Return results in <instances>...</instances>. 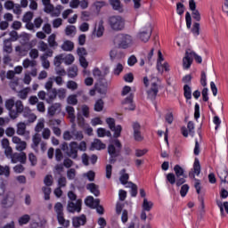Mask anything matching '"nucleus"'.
<instances>
[{
  "label": "nucleus",
  "mask_w": 228,
  "mask_h": 228,
  "mask_svg": "<svg viewBox=\"0 0 228 228\" xmlns=\"http://www.w3.org/2000/svg\"><path fill=\"white\" fill-rule=\"evenodd\" d=\"M55 99H56V88H53L52 90L48 91V93H46L45 102L48 104H52V102H54Z\"/></svg>",
  "instance_id": "nucleus-25"
},
{
  "label": "nucleus",
  "mask_w": 228,
  "mask_h": 228,
  "mask_svg": "<svg viewBox=\"0 0 228 228\" xmlns=\"http://www.w3.org/2000/svg\"><path fill=\"white\" fill-rule=\"evenodd\" d=\"M124 70V64L118 62L113 69L114 76H120V73Z\"/></svg>",
  "instance_id": "nucleus-40"
},
{
  "label": "nucleus",
  "mask_w": 228,
  "mask_h": 228,
  "mask_svg": "<svg viewBox=\"0 0 228 228\" xmlns=\"http://www.w3.org/2000/svg\"><path fill=\"white\" fill-rule=\"evenodd\" d=\"M66 111L69 115V118H70V122L74 124L76 122V110H74V107L72 106H67L66 107Z\"/></svg>",
  "instance_id": "nucleus-31"
},
{
  "label": "nucleus",
  "mask_w": 228,
  "mask_h": 228,
  "mask_svg": "<svg viewBox=\"0 0 228 228\" xmlns=\"http://www.w3.org/2000/svg\"><path fill=\"white\" fill-rule=\"evenodd\" d=\"M56 97H58L61 101H63V99H65V97H67V89L65 88H59L56 89V93H55Z\"/></svg>",
  "instance_id": "nucleus-36"
},
{
  "label": "nucleus",
  "mask_w": 228,
  "mask_h": 228,
  "mask_svg": "<svg viewBox=\"0 0 228 228\" xmlns=\"http://www.w3.org/2000/svg\"><path fill=\"white\" fill-rule=\"evenodd\" d=\"M123 105L125 106V110H128L130 111H134L136 106L133 104V95H130L125 99L123 102Z\"/></svg>",
  "instance_id": "nucleus-23"
},
{
  "label": "nucleus",
  "mask_w": 228,
  "mask_h": 228,
  "mask_svg": "<svg viewBox=\"0 0 228 228\" xmlns=\"http://www.w3.org/2000/svg\"><path fill=\"white\" fill-rule=\"evenodd\" d=\"M68 76L69 77H76V76H77V67L73 66L71 68H69V71H68Z\"/></svg>",
  "instance_id": "nucleus-57"
},
{
  "label": "nucleus",
  "mask_w": 228,
  "mask_h": 228,
  "mask_svg": "<svg viewBox=\"0 0 228 228\" xmlns=\"http://www.w3.org/2000/svg\"><path fill=\"white\" fill-rule=\"evenodd\" d=\"M92 149H95L96 151H102V149H106V144H104L101 140L94 139L91 145Z\"/></svg>",
  "instance_id": "nucleus-28"
},
{
  "label": "nucleus",
  "mask_w": 228,
  "mask_h": 228,
  "mask_svg": "<svg viewBox=\"0 0 228 228\" xmlns=\"http://www.w3.org/2000/svg\"><path fill=\"white\" fill-rule=\"evenodd\" d=\"M217 175L222 183V184L224 185V188L228 187V182H227V175H228V172H227V167H225V166H222L217 167Z\"/></svg>",
  "instance_id": "nucleus-13"
},
{
  "label": "nucleus",
  "mask_w": 228,
  "mask_h": 228,
  "mask_svg": "<svg viewBox=\"0 0 228 228\" xmlns=\"http://www.w3.org/2000/svg\"><path fill=\"white\" fill-rule=\"evenodd\" d=\"M62 61H64V55L60 54L54 58L53 63H54L55 67H60V65H61Z\"/></svg>",
  "instance_id": "nucleus-54"
},
{
  "label": "nucleus",
  "mask_w": 228,
  "mask_h": 228,
  "mask_svg": "<svg viewBox=\"0 0 228 228\" xmlns=\"http://www.w3.org/2000/svg\"><path fill=\"white\" fill-rule=\"evenodd\" d=\"M217 206L220 208V213L222 216H224V211L228 215V202L227 201H224V204L222 203V201H219V202H217Z\"/></svg>",
  "instance_id": "nucleus-46"
},
{
  "label": "nucleus",
  "mask_w": 228,
  "mask_h": 228,
  "mask_svg": "<svg viewBox=\"0 0 228 228\" xmlns=\"http://www.w3.org/2000/svg\"><path fill=\"white\" fill-rule=\"evenodd\" d=\"M109 24L111 29H113L114 31H122V29L126 26V20H124V18H122V16H111L109 19Z\"/></svg>",
  "instance_id": "nucleus-4"
},
{
  "label": "nucleus",
  "mask_w": 228,
  "mask_h": 228,
  "mask_svg": "<svg viewBox=\"0 0 228 228\" xmlns=\"http://www.w3.org/2000/svg\"><path fill=\"white\" fill-rule=\"evenodd\" d=\"M37 48L39 49V51H41L42 53H45L47 51V49H49V45H47V43L44 42V41H40L38 43Z\"/></svg>",
  "instance_id": "nucleus-55"
},
{
  "label": "nucleus",
  "mask_w": 228,
  "mask_h": 228,
  "mask_svg": "<svg viewBox=\"0 0 228 228\" xmlns=\"http://www.w3.org/2000/svg\"><path fill=\"white\" fill-rule=\"evenodd\" d=\"M85 224H86V216L85 215L72 218V225L75 228H79L81 225H85Z\"/></svg>",
  "instance_id": "nucleus-16"
},
{
  "label": "nucleus",
  "mask_w": 228,
  "mask_h": 228,
  "mask_svg": "<svg viewBox=\"0 0 228 228\" xmlns=\"http://www.w3.org/2000/svg\"><path fill=\"white\" fill-rule=\"evenodd\" d=\"M96 133L99 138H104V136H111V132L102 127L98 128Z\"/></svg>",
  "instance_id": "nucleus-34"
},
{
  "label": "nucleus",
  "mask_w": 228,
  "mask_h": 228,
  "mask_svg": "<svg viewBox=\"0 0 228 228\" xmlns=\"http://www.w3.org/2000/svg\"><path fill=\"white\" fill-rule=\"evenodd\" d=\"M71 134H73V140H83V132L82 131H77V130H72Z\"/></svg>",
  "instance_id": "nucleus-49"
},
{
  "label": "nucleus",
  "mask_w": 228,
  "mask_h": 228,
  "mask_svg": "<svg viewBox=\"0 0 228 228\" xmlns=\"http://www.w3.org/2000/svg\"><path fill=\"white\" fill-rule=\"evenodd\" d=\"M195 175H200V162L199 161V159H195L193 163L192 179H194V188L197 193L200 194L201 190L200 180L195 178Z\"/></svg>",
  "instance_id": "nucleus-7"
},
{
  "label": "nucleus",
  "mask_w": 228,
  "mask_h": 228,
  "mask_svg": "<svg viewBox=\"0 0 228 228\" xmlns=\"http://www.w3.org/2000/svg\"><path fill=\"white\" fill-rule=\"evenodd\" d=\"M183 95L185 99H191V87H190V86L187 84L183 86Z\"/></svg>",
  "instance_id": "nucleus-44"
},
{
  "label": "nucleus",
  "mask_w": 228,
  "mask_h": 228,
  "mask_svg": "<svg viewBox=\"0 0 228 228\" xmlns=\"http://www.w3.org/2000/svg\"><path fill=\"white\" fill-rule=\"evenodd\" d=\"M119 181L121 183V184H124V186H127V183H129V174L126 173V169H122L120 171V177H119Z\"/></svg>",
  "instance_id": "nucleus-27"
},
{
  "label": "nucleus",
  "mask_w": 228,
  "mask_h": 228,
  "mask_svg": "<svg viewBox=\"0 0 228 228\" xmlns=\"http://www.w3.org/2000/svg\"><path fill=\"white\" fill-rule=\"evenodd\" d=\"M82 177H86V179H88V181L94 182L95 181V172L90 170L87 173H84L82 175Z\"/></svg>",
  "instance_id": "nucleus-45"
},
{
  "label": "nucleus",
  "mask_w": 228,
  "mask_h": 228,
  "mask_svg": "<svg viewBox=\"0 0 228 228\" xmlns=\"http://www.w3.org/2000/svg\"><path fill=\"white\" fill-rule=\"evenodd\" d=\"M86 206L89 208H97L99 204H101V200L99 199H94L92 196H88L85 200Z\"/></svg>",
  "instance_id": "nucleus-21"
},
{
  "label": "nucleus",
  "mask_w": 228,
  "mask_h": 228,
  "mask_svg": "<svg viewBox=\"0 0 228 228\" xmlns=\"http://www.w3.org/2000/svg\"><path fill=\"white\" fill-rule=\"evenodd\" d=\"M60 111H61V103H53L48 108V115H50V117H54V115L60 113Z\"/></svg>",
  "instance_id": "nucleus-22"
},
{
  "label": "nucleus",
  "mask_w": 228,
  "mask_h": 228,
  "mask_svg": "<svg viewBox=\"0 0 228 228\" xmlns=\"http://www.w3.org/2000/svg\"><path fill=\"white\" fill-rule=\"evenodd\" d=\"M153 207L154 203L152 201H150L149 200H147V198L143 199V202L142 205L143 211H147V213H149V211H151V209H152Z\"/></svg>",
  "instance_id": "nucleus-30"
},
{
  "label": "nucleus",
  "mask_w": 228,
  "mask_h": 228,
  "mask_svg": "<svg viewBox=\"0 0 228 228\" xmlns=\"http://www.w3.org/2000/svg\"><path fill=\"white\" fill-rule=\"evenodd\" d=\"M3 51H4V53H6L7 54H12V53L13 52V48L12 46L11 39L4 40Z\"/></svg>",
  "instance_id": "nucleus-26"
},
{
  "label": "nucleus",
  "mask_w": 228,
  "mask_h": 228,
  "mask_svg": "<svg viewBox=\"0 0 228 228\" xmlns=\"http://www.w3.org/2000/svg\"><path fill=\"white\" fill-rule=\"evenodd\" d=\"M110 4L112 6L113 10H117L118 12L122 11V4H120L119 0H110Z\"/></svg>",
  "instance_id": "nucleus-38"
},
{
  "label": "nucleus",
  "mask_w": 228,
  "mask_h": 228,
  "mask_svg": "<svg viewBox=\"0 0 228 228\" xmlns=\"http://www.w3.org/2000/svg\"><path fill=\"white\" fill-rule=\"evenodd\" d=\"M29 220H31L29 215H23L18 219V223L20 225H26V224L29 223Z\"/></svg>",
  "instance_id": "nucleus-39"
},
{
  "label": "nucleus",
  "mask_w": 228,
  "mask_h": 228,
  "mask_svg": "<svg viewBox=\"0 0 228 228\" xmlns=\"http://www.w3.org/2000/svg\"><path fill=\"white\" fill-rule=\"evenodd\" d=\"M61 47L62 51L70 52L74 50V43L72 41L66 40L63 42Z\"/></svg>",
  "instance_id": "nucleus-32"
},
{
  "label": "nucleus",
  "mask_w": 228,
  "mask_h": 228,
  "mask_svg": "<svg viewBox=\"0 0 228 228\" xmlns=\"http://www.w3.org/2000/svg\"><path fill=\"white\" fill-rule=\"evenodd\" d=\"M0 175H4V177H10V167L0 166Z\"/></svg>",
  "instance_id": "nucleus-47"
},
{
  "label": "nucleus",
  "mask_w": 228,
  "mask_h": 228,
  "mask_svg": "<svg viewBox=\"0 0 228 228\" xmlns=\"http://www.w3.org/2000/svg\"><path fill=\"white\" fill-rule=\"evenodd\" d=\"M48 45L49 47H52L53 49H56V47L58 46V42H56V34H51L48 37Z\"/></svg>",
  "instance_id": "nucleus-33"
},
{
  "label": "nucleus",
  "mask_w": 228,
  "mask_h": 228,
  "mask_svg": "<svg viewBox=\"0 0 228 228\" xmlns=\"http://www.w3.org/2000/svg\"><path fill=\"white\" fill-rule=\"evenodd\" d=\"M54 85V80L53 77H49L48 80L45 84V88L47 92L53 90V86Z\"/></svg>",
  "instance_id": "nucleus-51"
},
{
  "label": "nucleus",
  "mask_w": 228,
  "mask_h": 228,
  "mask_svg": "<svg viewBox=\"0 0 228 228\" xmlns=\"http://www.w3.org/2000/svg\"><path fill=\"white\" fill-rule=\"evenodd\" d=\"M113 43L120 49H129L133 45V37L127 34H118L114 37Z\"/></svg>",
  "instance_id": "nucleus-2"
},
{
  "label": "nucleus",
  "mask_w": 228,
  "mask_h": 228,
  "mask_svg": "<svg viewBox=\"0 0 228 228\" xmlns=\"http://www.w3.org/2000/svg\"><path fill=\"white\" fill-rule=\"evenodd\" d=\"M5 108L9 110V117L15 120L20 113L24 111V105L20 100L15 102V99L10 98L5 101Z\"/></svg>",
  "instance_id": "nucleus-1"
},
{
  "label": "nucleus",
  "mask_w": 228,
  "mask_h": 228,
  "mask_svg": "<svg viewBox=\"0 0 228 228\" xmlns=\"http://www.w3.org/2000/svg\"><path fill=\"white\" fill-rule=\"evenodd\" d=\"M102 108H104V102L102 99L98 100L94 104V110L96 111H102Z\"/></svg>",
  "instance_id": "nucleus-59"
},
{
  "label": "nucleus",
  "mask_w": 228,
  "mask_h": 228,
  "mask_svg": "<svg viewBox=\"0 0 228 228\" xmlns=\"http://www.w3.org/2000/svg\"><path fill=\"white\" fill-rule=\"evenodd\" d=\"M165 58L163 57V53L159 50L158 51V59H157V70L163 74V72H168L170 70V65H168V62H164Z\"/></svg>",
  "instance_id": "nucleus-9"
},
{
  "label": "nucleus",
  "mask_w": 228,
  "mask_h": 228,
  "mask_svg": "<svg viewBox=\"0 0 228 228\" xmlns=\"http://www.w3.org/2000/svg\"><path fill=\"white\" fill-rule=\"evenodd\" d=\"M158 78L153 77L151 80V88L147 91L149 99L154 100L158 95L159 88H158Z\"/></svg>",
  "instance_id": "nucleus-10"
},
{
  "label": "nucleus",
  "mask_w": 228,
  "mask_h": 228,
  "mask_svg": "<svg viewBox=\"0 0 228 228\" xmlns=\"http://www.w3.org/2000/svg\"><path fill=\"white\" fill-rule=\"evenodd\" d=\"M74 55L72 54H67V55H64V63L66 65H72V63H74Z\"/></svg>",
  "instance_id": "nucleus-52"
},
{
  "label": "nucleus",
  "mask_w": 228,
  "mask_h": 228,
  "mask_svg": "<svg viewBox=\"0 0 228 228\" xmlns=\"http://www.w3.org/2000/svg\"><path fill=\"white\" fill-rule=\"evenodd\" d=\"M16 133L19 136H24L25 134H29V132L26 131V123L19 122L16 125Z\"/></svg>",
  "instance_id": "nucleus-20"
},
{
  "label": "nucleus",
  "mask_w": 228,
  "mask_h": 228,
  "mask_svg": "<svg viewBox=\"0 0 228 228\" xmlns=\"http://www.w3.org/2000/svg\"><path fill=\"white\" fill-rule=\"evenodd\" d=\"M33 20V12H27L22 18L23 22H31Z\"/></svg>",
  "instance_id": "nucleus-53"
},
{
  "label": "nucleus",
  "mask_w": 228,
  "mask_h": 228,
  "mask_svg": "<svg viewBox=\"0 0 228 228\" xmlns=\"http://www.w3.org/2000/svg\"><path fill=\"white\" fill-rule=\"evenodd\" d=\"M191 31L194 37H199V35H200V24L194 23Z\"/></svg>",
  "instance_id": "nucleus-56"
},
{
  "label": "nucleus",
  "mask_w": 228,
  "mask_h": 228,
  "mask_svg": "<svg viewBox=\"0 0 228 228\" xmlns=\"http://www.w3.org/2000/svg\"><path fill=\"white\" fill-rule=\"evenodd\" d=\"M110 130L113 131L114 134V138H118L120 137V134L122 133V126L118 125L116 126H114L113 128H110Z\"/></svg>",
  "instance_id": "nucleus-48"
},
{
  "label": "nucleus",
  "mask_w": 228,
  "mask_h": 228,
  "mask_svg": "<svg viewBox=\"0 0 228 228\" xmlns=\"http://www.w3.org/2000/svg\"><path fill=\"white\" fill-rule=\"evenodd\" d=\"M193 62V51L187 50L185 53V56L183 59V69H190L191 67V63Z\"/></svg>",
  "instance_id": "nucleus-14"
},
{
  "label": "nucleus",
  "mask_w": 228,
  "mask_h": 228,
  "mask_svg": "<svg viewBox=\"0 0 228 228\" xmlns=\"http://www.w3.org/2000/svg\"><path fill=\"white\" fill-rule=\"evenodd\" d=\"M12 143H14L15 149L19 152H22V151H26V148L28 147V142L20 139V137L19 136H12Z\"/></svg>",
  "instance_id": "nucleus-12"
},
{
  "label": "nucleus",
  "mask_w": 228,
  "mask_h": 228,
  "mask_svg": "<svg viewBox=\"0 0 228 228\" xmlns=\"http://www.w3.org/2000/svg\"><path fill=\"white\" fill-rule=\"evenodd\" d=\"M38 145H40L41 151L43 152H45V151H47V142L42 141V137L40 135H38V134H36L32 137L31 148L36 152H38Z\"/></svg>",
  "instance_id": "nucleus-8"
},
{
  "label": "nucleus",
  "mask_w": 228,
  "mask_h": 228,
  "mask_svg": "<svg viewBox=\"0 0 228 228\" xmlns=\"http://www.w3.org/2000/svg\"><path fill=\"white\" fill-rule=\"evenodd\" d=\"M67 177L69 181L76 179V169L70 168L67 171Z\"/></svg>",
  "instance_id": "nucleus-58"
},
{
  "label": "nucleus",
  "mask_w": 228,
  "mask_h": 228,
  "mask_svg": "<svg viewBox=\"0 0 228 228\" xmlns=\"http://www.w3.org/2000/svg\"><path fill=\"white\" fill-rule=\"evenodd\" d=\"M67 102H68V104H71L72 106H76V104H77V95L70 94L67 98Z\"/></svg>",
  "instance_id": "nucleus-50"
},
{
  "label": "nucleus",
  "mask_w": 228,
  "mask_h": 228,
  "mask_svg": "<svg viewBox=\"0 0 228 228\" xmlns=\"http://www.w3.org/2000/svg\"><path fill=\"white\" fill-rule=\"evenodd\" d=\"M189 191H190V186L188 184H183L180 190L181 197H184L185 195H187Z\"/></svg>",
  "instance_id": "nucleus-62"
},
{
  "label": "nucleus",
  "mask_w": 228,
  "mask_h": 228,
  "mask_svg": "<svg viewBox=\"0 0 228 228\" xmlns=\"http://www.w3.org/2000/svg\"><path fill=\"white\" fill-rule=\"evenodd\" d=\"M42 190H43V192L45 194V200H49V199H51V197H50V195H51L50 187H43Z\"/></svg>",
  "instance_id": "nucleus-63"
},
{
  "label": "nucleus",
  "mask_w": 228,
  "mask_h": 228,
  "mask_svg": "<svg viewBox=\"0 0 228 228\" xmlns=\"http://www.w3.org/2000/svg\"><path fill=\"white\" fill-rule=\"evenodd\" d=\"M54 211L57 214V219L60 225H62V227H69V225H70V221L66 220L63 216V205L61 202L55 204Z\"/></svg>",
  "instance_id": "nucleus-6"
},
{
  "label": "nucleus",
  "mask_w": 228,
  "mask_h": 228,
  "mask_svg": "<svg viewBox=\"0 0 228 228\" xmlns=\"http://www.w3.org/2000/svg\"><path fill=\"white\" fill-rule=\"evenodd\" d=\"M15 52L17 53L18 56H26V54H28V49L20 45L15 47Z\"/></svg>",
  "instance_id": "nucleus-41"
},
{
  "label": "nucleus",
  "mask_w": 228,
  "mask_h": 228,
  "mask_svg": "<svg viewBox=\"0 0 228 228\" xmlns=\"http://www.w3.org/2000/svg\"><path fill=\"white\" fill-rule=\"evenodd\" d=\"M26 154L24 152L13 153L11 159L12 163H26Z\"/></svg>",
  "instance_id": "nucleus-18"
},
{
  "label": "nucleus",
  "mask_w": 228,
  "mask_h": 228,
  "mask_svg": "<svg viewBox=\"0 0 228 228\" xmlns=\"http://www.w3.org/2000/svg\"><path fill=\"white\" fill-rule=\"evenodd\" d=\"M122 151V144L120 141L114 140L113 143L110 144L108 147V153L110 154L109 161L110 163H115L117 158L120 156V151Z\"/></svg>",
  "instance_id": "nucleus-3"
},
{
  "label": "nucleus",
  "mask_w": 228,
  "mask_h": 228,
  "mask_svg": "<svg viewBox=\"0 0 228 228\" xmlns=\"http://www.w3.org/2000/svg\"><path fill=\"white\" fill-rule=\"evenodd\" d=\"M22 66L25 69H29V67H37V61H31L29 59H25L22 62Z\"/></svg>",
  "instance_id": "nucleus-42"
},
{
  "label": "nucleus",
  "mask_w": 228,
  "mask_h": 228,
  "mask_svg": "<svg viewBox=\"0 0 228 228\" xmlns=\"http://www.w3.org/2000/svg\"><path fill=\"white\" fill-rule=\"evenodd\" d=\"M30 89L28 87L20 91L18 93V96L20 99H26L28 97V94H29Z\"/></svg>",
  "instance_id": "nucleus-60"
},
{
  "label": "nucleus",
  "mask_w": 228,
  "mask_h": 228,
  "mask_svg": "<svg viewBox=\"0 0 228 228\" xmlns=\"http://www.w3.org/2000/svg\"><path fill=\"white\" fill-rule=\"evenodd\" d=\"M65 33L67 37H74L76 35V26L69 25L65 28Z\"/></svg>",
  "instance_id": "nucleus-37"
},
{
  "label": "nucleus",
  "mask_w": 228,
  "mask_h": 228,
  "mask_svg": "<svg viewBox=\"0 0 228 228\" xmlns=\"http://www.w3.org/2000/svg\"><path fill=\"white\" fill-rule=\"evenodd\" d=\"M83 201L81 200H77L76 202L69 201L67 206L68 213H81V206Z\"/></svg>",
  "instance_id": "nucleus-11"
},
{
  "label": "nucleus",
  "mask_w": 228,
  "mask_h": 228,
  "mask_svg": "<svg viewBox=\"0 0 228 228\" xmlns=\"http://www.w3.org/2000/svg\"><path fill=\"white\" fill-rule=\"evenodd\" d=\"M15 202V194L8 192L2 200L4 208H12Z\"/></svg>",
  "instance_id": "nucleus-15"
},
{
  "label": "nucleus",
  "mask_w": 228,
  "mask_h": 228,
  "mask_svg": "<svg viewBox=\"0 0 228 228\" xmlns=\"http://www.w3.org/2000/svg\"><path fill=\"white\" fill-rule=\"evenodd\" d=\"M86 190H89L94 197H99L101 191H99V186L95 183H88L86 185Z\"/></svg>",
  "instance_id": "nucleus-24"
},
{
  "label": "nucleus",
  "mask_w": 228,
  "mask_h": 228,
  "mask_svg": "<svg viewBox=\"0 0 228 228\" xmlns=\"http://www.w3.org/2000/svg\"><path fill=\"white\" fill-rule=\"evenodd\" d=\"M93 35H94V37H97V38H101V37L104 35V21L100 20L98 22Z\"/></svg>",
  "instance_id": "nucleus-19"
},
{
  "label": "nucleus",
  "mask_w": 228,
  "mask_h": 228,
  "mask_svg": "<svg viewBox=\"0 0 228 228\" xmlns=\"http://www.w3.org/2000/svg\"><path fill=\"white\" fill-rule=\"evenodd\" d=\"M151 36H152V24L151 23H147L137 33V38L141 40V42H144V43L149 42Z\"/></svg>",
  "instance_id": "nucleus-5"
},
{
  "label": "nucleus",
  "mask_w": 228,
  "mask_h": 228,
  "mask_svg": "<svg viewBox=\"0 0 228 228\" xmlns=\"http://www.w3.org/2000/svg\"><path fill=\"white\" fill-rule=\"evenodd\" d=\"M126 188H130L131 197H136V195H138V186H136L133 182L126 183Z\"/></svg>",
  "instance_id": "nucleus-29"
},
{
  "label": "nucleus",
  "mask_w": 228,
  "mask_h": 228,
  "mask_svg": "<svg viewBox=\"0 0 228 228\" xmlns=\"http://www.w3.org/2000/svg\"><path fill=\"white\" fill-rule=\"evenodd\" d=\"M174 171L176 177H186V175H184V169L181 166L175 165Z\"/></svg>",
  "instance_id": "nucleus-35"
},
{
  "label": "nucleus",
  "mask_w": 228,
  "mask_h": 228,
  "mask_svg": "<svg viewBox=\"0 0 228 228\" xmlns=\"http://www.w3.org/2000/svg\"><path fill=\"white\" fill-rule=\"evenodd\" d=\"M67 156L72 158V159H76L77 158V142H71L69 143V151H67Z\"/></svg>",
  "instance_id": "nucleus-17"
},
{
  "label": "nucleus",
  "mask_w": 228,
  "mask_h": 228,
  "mask_svg": "<svg viewBox=\"0 0 228 228\" xmlns=\"http://www.w3.org/2000/svg\"><path fill=\"white\" fill-rule=\"evenodd\" d=\"M167 181L171 184H174L176 182L175 175H174V173H168L167 175Z\"/></svg>",
  "instance_id": "nucleus-64"
},
{
  "label": "nucleus",
  "mask_w": 228,
  "mask_h": 228,
  "mask_svg": "<svg viewBox=\"0 0 228 228\" xmlns=\"http://www.w3.org/2000/svg\"><path fill=\"white\" fill-rule=\"evenodd\" d=\"M78 85L76 83V81L69 80L66 84V87L68 90H71L72 92H75V90H77Z\"/></svg>",
  "instance_id": "nucleus-43"
},
{
  "label": "nucleus",
  "mask_w": 228,
  "mask_h": 228,
  "mask_svg": "<svg viewBox=\"0 0 228 228\" xmlns=\"http://www.w3.org/2000/svg\"><path fill=\"white\" fill-rule=\"evenodd\" d=\"M4 8H5V10H9V11L13 10V8H15V4L13 3V1L7 0L4 4Z\"/></svg>",
  "instance_id": "nucleus-61"
}]
</instances>
